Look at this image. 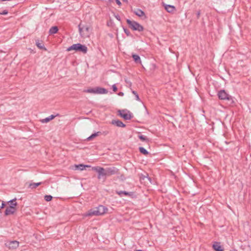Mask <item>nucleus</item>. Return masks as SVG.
<instances>
[{
  "label": "nucleus",
  "mask_w": 251,
  "mask_h": 251,
  "mask_svg": "<svg viewBox=\"0 0 251 251\" xmlns=\"http://www.w3.org/2000/svg\"><path fill=\"white\" fill-rule=\"evenodd\" d=\"M8 14V11L7 10H4L0 13V15H6Z\"/></svg>",
  "instance_id": "33"
},
{
  "label": "nucleus",
  "mask_w": 251,
  "mask_h": 251,
  "mask_svg": "<svg viewBox=\"0 0 251 251\" xmlns=\"http://www.w3.org/2000/svg\"><path fill=\"white\" fill-rule=\"evenodd\" d=\"M133 12L136 15L139 17H141L145 15V12L140 9H136Z\"/></svg>",
  "instance_id": "19"
},
{
  "label": "nucleus",
  "mask_w": 251,
  "mask_h": 251,
  "mask_svg": "<svg viewBox=\"0 0 251 251\" xmlns=\"http://www.w3.org/2000/svg\"><path fill=\"white\" fill-rule=\"evenodd\" d=\"M108 90L104 88L97 87H96V94H107Z\"/></svg>",
  "instance_id": "17"
},
{
  "label": "nucleus",
  "mask_w": 251,
  "mask_h": 251,
  "mask_svg": "<svg viewBox=\"0 0 251 251\" xmlns=\"http://www.w3.org/2000/svg\"><path fill=\"white\" fill-rule=\"evenodd\" d=\"M132 94H133L135 95V96L136 97V100H137L139 101L140 100V98L139 97V96H138L137 93L136 91H132Z\"/></svg>",
  "instance_id": "29"
},
{
  "label": "nucleus",
  "mask_w": 251,
  "mask_h": 251,
  "mask_svg": "<svg viewBox=\"0 0 251 251\" xmlns=\"http://www.w3.org/2000/svg\"><path fill=\"white\" fill-rule=\"evenodd\" d=\"M138 138L142 141H145L146 142H149V139L145 135H139Z\"/></svg>",
  "instance_id": "24"
},
{
  "label": "nucleus",
  "mask_w": 251,
  "mask_h": 251,
  "mask_svg": "<svg viewBox=\"0 0 251 251\" xmlns=\"http://www.w3.org/2000/svg\"><path fill=\"white\" fill-rule=\"evenodd\" d=\"M123 0L124 1H125V2H127V1H127V0Z\"/></svg>",
  "instance_id": "40"
},
{
  "label": "nucleus",
  "mask_w": 251,
  "mask_h": 251,
  "mask_svg": "<svg viewBox=\"0 0 251 251\" xmlns=\"http://www.w3.org/2000/svg\"><path fill=\"white\" fill-rule=\"evenodd\" d=\"M107 210V208L104 206L100 205L99 206L89 210L86 215L89 216L101 215L105 213Z\"/></svg>",
  "instance_id": "1"
},
{
  "label": "nucleus",
  "mask_w": 251,
  "mask_h": 251,
  "mask_svg": "<svg viewBox=\"0 0 251 251\" xmlns=\"http://www.w3.org/2000/svg\"><path fill=\"white\" fill-rule=\"evenodd\" d=\"M78 30L80 35L82 38L89 37L90 35V27L87 25L81 26V23L78 25Z\"/></svg>",
  "instance_id": "6"
},
{
  "label": "nucleus",
  "mask_w": 251,
  "mask_h": 251,
  "mask_svg": "<svg viewBox=\"0 0 251 251\" xmlns=\"http://www.w3.org/2000/svg\"><path fill=\"white\" fill-rule=\"evenodd\" d=\"M112 125H115L118 127H125L126 125L119 120H114L111 122Z\"/></svg>",
  "instance_id": "13"
},
{
  "label": "nucleus",
  "mask_w": 251,
  "mask_h": 251,
  "mask_svg": "<svg viewBox=\"0 0 251 251\" xmlns=\"http://www.w3.org/2000/svg\"><path fill=\"white\" fill-rule=\"evenodd\" d=\"M91 166L88 165L78 164L75 165V168L76 170H79L80 171L84 170L86 168H89Z\"/></svg>",
  "instance_id": "18"
},
{
  "label": "nucleus",
  "mask_w": 251,
  "mask_h": 251,
  "mask_svg": "<svg viewBox=\"0 0 251 251\" xmlns=\"http://www.w3.org/2000/svg\"><path fill=\"white\" fill-rule=\"evenodd\" d=\"M42 182H37V183H31L29 184L28 187L31 189H35L40 185H41Z\"/></svg>",
  "instance_id": "23"
},
{
  "label": "nucleus",
  "mask_w": 251,
  "mask_h": 251,
  "mask_svg": "<svg viewBox=\"0 0 251 251\" xmlns=\"http://www.w3.org/2000/svg\"><path fill=\"white\" fill-rule=\"evenodd\" d=\"M116 193L120 197H122L123 195L132 197L134 194V193L132 192H128L125 191H116Z\"/></svg>",
  "instance_id": "12"
},
{
  "label": "nucleus",
  "mask_w": 251,
  "mask_h": 251,
  "mask_svg": "<svg viewBox=\"0 0 251 251\" xmlns=\"http://www.w3.org/2000/svg\"><path fill=\"white\" fill-rule=\"evenodd\" d=\"M36 46L40 50H47V49L45 47L44 43L42 41L40 40H36L35 42Z\"/></svg>",
  "instance_id": "15"
},
{
  "label": "nucleus",
  "mask_w": 251,
  "mask_h": 251,
  "mask_svg": "<svg viewBox=\"0 0 251 251\" xmlns=\"http://www.w3.org/2000/svg\"><path fill=\"white\" fill-rule=\"evenodd\" d=\"M165 10L169 13H173L176 10L174 5L166 4L164 5Z\"/></svg>",
  "instance_id": "16"
},
{
  "label": "nucleus",
  "mask_w": 251,
  "mask_h": 251,
  "mask_svg": "<svg viewBox=\"0 0 251 251\" xmlns=\"http://www.w3.org/2000/svg\"><path fill=\"white\" fill-rule=\"evenodd\" d=\"M84 92H86V93L96 94V88H89V89L84 90Z\"/></svg>",
  "instance_id": "27"
},
{
  "label": "nucleus",
  "mask_w": 251,
  "mask_h": 251,
  "mask_svg": "<svg viewBox=\"0 0 251 251\" xmlns=\"http://www.w3.org/2000/svg\"><path fill=\"white\" fill-rule=\"evenodd\" d=\"M5 206V203L3 201L2 202V204H1V205L0 206V209H2V208H3Z\"/></svg>",
  "instance_id": "37"
},
{
  "label": "nucleus",
  "mask_w": 251,
  "mask_h": 251,
  "mask_svg": "<svg viewBox=\"0 0 251 251\" xmlns=\"http://www.w3.org/2000/svg\"><path fill=\"white\" fill-rule=\"evenodd\" d=\"M72 50H75L76 51H80L83 53L85 54L88 51V48L84 45H82L80 43H77L73 44L72 46L69 47L67 50V51H71Z\"/></svg>",
  "instance_id": "4"
},
{
  "label": "nucleus",
  "mask_w": 251,
  "mask_h": 251,
  "mask_svg": "<svg viewBox=\"0 0 251 251\" xmlns=\"http://www.w3.org/2000/svg\"><path fill=\"white\" fill-rule=\"evenodd\" d=\"M124 28V32L125 33H126V34L127 36H129L130 35V32L129 31V30L126 28Z\"/></svg>",
  "instance_id": "30"
},
{
  "label": "nucleus",
  "mask_w": 251,
  "mask_h": 251,
  "mask_svg": "<svg viewBox=\"0 0 251 251\" xmlns=\"http://www.w3.org/2000/svg\"><path fill=\"white\" fill-rule=\"evenodd\" d=\"M52 199V197L50 195H46L45 196V200L47 201H50Z\"/></svg>",
  "instance_id": "28"
},
{
  "label": "nucleus",
  "mask_w": 251,
  "mask_h": 251,
  "mask_svg": "<svg viewBox=\"0 0 251 251\" xmlns=\"http://www.w3.org/2000/svg\"><path fill=\"white\" fill-rule=\"evenodd\" d=\"M55 116H54L53 115H51L50 116L48 117H47L45 119L41 120L40 121L42 123H46L50 122V120H52L53 119H54L55 118Z\"/></svg>",
  "instance_id": "20"
},
{
  "label": "nucleus",
  "mask_w": 251,
  "mask_h": 251,
  "mask_svg": "<svg viewBox=\"0 0 251 251\" xmlns=\"http://www.w3.org/2000/svg\"><path fill=\"white\" fill-rule=\"evenodd\" d=\"M112 89H113V91L114 92H116V91H117V86H116V84H113V85H112Z\"/></svg>",
  "instance_id": "32"
},
{
  "label": "nucleus",
  "mask_w": 251,
  "mask_h": 251,
  "mask_svg": "<svg viewBox=\"0 0 251 251\" xmlns=\"http://www.w3.org/2000/svg\"><path fill=\"white\" fill-rule=\"evenodd\" d=\"M100 133V132H98L94 133L92 134L91 136H90L89 137H88L87 138V140L88 141L92 140L94 138L98 136Z\"/></svg>",
  "instance_id": "26"
},
{
  "label": "nucleus",
  "mask_w": 251,
  "mask_h": 251,
  "mask_svg": "<svg viewBox=\"0 0 251 251\" xmlns=\"http://www.w3.org/2000/svg\"><path fill=\"white\" fill-rule=\"evenodd\" d=\"M139 150L140 152L144 155H147L149 154V152L143 147H139Z\"/></svg>",
  "instance_id": "25"
},
{
  "label": "nucleus",
  "mask_w": 251,
  "mask_h": 251,
  "mask_svg": "<svg viewBox=\"0 0 251 251\" xmlns=\"http://www.w3.org/2000/svg\"><path fill=\"white\" fill-rule=\"evenodd\" d=\"M200 14H201V11H200V10H199L197 12V19H199L200 18Z\"/></svg>",
  "instance_id": "35"
},
{
  "label": "nucleus",
  "mask_w": 251,
  "mask_h": 251,
  "mask_svg": "<svg viewBox=\"0 0 251 251\" xmlns=\"http://www.w3.org/2000/svg\"><path fill=\"white\" fill-rule=\"evenodd\" d=\"M132 57L135 63L139 64L141 63L140 57L138 55L134 54H132Z\"/></svg>",
  "instance_id": "22"
},
{
  "label": "nucleus",
  "mask_w": 251,
  "mask_h": 251,
  "mask_svg": "<svg viewBox=\"0 0 251 251\" xmlns=\"http://www.w3.org/2000/svg\"><path fill=\"white\" fill-rule=\"evenodd\" d=\"M115 17L119 21H121V17L119 15H115Z\"/></svg>",
  "instance_id": "34"
},
{
  "label": "nucleus",
  "mask_w": 251,
  "mask_h": 251,
  "mask_svg": "<svg viewBox=\"0 0 251 251\" xmlns=\"http://www.w3.org/2000/svg\"><path fill=\"white\" fill-rule=\"evenodd\" d=\"M16 199H13L8 201V203H10L9 205H12L13 203H14L16 202Z\"/></svg>",
  "instance_id": "31"
},
{
  "label": "nucleus",
  "mask_w": 251,
  "mask_h": 251,
  "mask_svg": "<svg viewBox=\"0 0 251 251\" xmlns=\"http://www.w3.org/2000/svg\"><path fill=\"white\" fill-rule=\"evenodd\" d=\"M212 247L215 251H224V249L221 246L220 242H215L213 244Z\"/></svg>",
  "instance_id": "14"
},
{
  "label": "nucleus",
  "mask_w": 251,
  "mask_h": 251,
  "mask_svg": "<svg viewBox=\"0 0 251 251\" xmlns=\"http://www.w3.org/2000/svg\"><path fill=\"white\" fill-rule=\"evenodd\" d=\"M140 180L142 181H144V182H147V180L149 181L151 183V179L150 177L149 176V175L145 173V174H141L140 176Z\"/></svg>",
  "instance_id": "11"
},
{
  "label": "nucleus",
  "mask_w": 251,
  "mask_h": 251,
  "mask_svg": "<svg viewBox=\"0 0 251 251\" xmlns=\"http://www.w3.org/2000/svg\"><path fill=\"white\" fill-rule=\"evenodd\" d=\"M19 242L17 241H11L7 242L5 243V246L9 249H15L19 247Z\"/></svg>",
  "instance_id": "10"
},
{
  "label": "nucleus",
  "mask_w": 251,
  "mask_h": 251,
  "mask_svg": "<svg viewBox=\"0 0 251 251\" xmlns=\"http://www.w3.org/2000/svg\"><path fill=\"white\" fill-rule=\"evenodd\" d=\"M126 82L127 84H129V85H130V86H131V82H130V81H127V80H126Z\"/></svg>",
  "instance_id": "39"
},
{
  "label": "nucleus",
  "mask_w": 251,
  "mask_h": 251,
  "mask_svg": "<svg viewBox=\"0 0 251 251\" xmlns=\"http://www.w3.org/2000/svg\"><path fill=\"white\" fill-rule=\"evenodd\" d=\"M58 31V28L57 26H52L49 30V34L52 35L56 33Z\"/></svg>",
  "instance_id": "21"
},
{
  "label": "nucleus",
  "mask_w": 251,
  "mask_h": 251,
  "mask_svg": "<svg viewBox=\"0 0 251 251\" xmlns=\"http://www.w3.org/2000/svg\"><path fill=\"white\" fill-rule=\"evenodd\" d=\"M126 23L128 25L129 27L133 30L142 31L144 30L143 26L134 21H131L129 19H127Z\"/></svg>",
  "instance_id": "5"
},
{
  "label": "nucleus",
  "mask_w": 251,
  "mask_h": 251,
  "mask_svg": "<svg viewBox=\"0 0 251 251\" xmlns=\"http://www.w3.org/2000/svg\"><path fill=\"white\" fill-rule=\"evenodd\" d=\"M116 2L117 3V4L119 5H121V1H120V0H115Z\"/></svg>",
  "instance_id": "36"
},
{
  "label": "nucleus",
  "mask_w": 251,
  "mask_h": 251,
  "mask_svg": "<svg viewBox=\"0 0 251 251\" xmlns=\"http://www.w3.org/2000/svg\"><path fill=\"white\" fill-rule=\"evenodd\" d=\"M17 202H15L12 204V205L7 206L5 210L4 214L5 215H12L16 211V206L17 205Z\"/></svg>",
  "instance_id": "8"
},
{
  "label": "nucleus",
  "mask_w": 251,
  "mask_h": 251,
  "mask_svg": "<svg viewBox=\"0 0 251 251\" xmlns=\"http://www.w3.org/2000/svg\"><path fill=\"white\" fill-rule=\"evenodd\" d=\"M92 170L98 173V179L99 180H102L103 182H104L106 177H107L105 168L100 167L96 166L92 168Z\"/></svg>",
  "instance_id": "3"
},
{
  "label": "nucleus",
  "mask_w": 251,
  "mask_h": 251,
  "mask_svg": "<svg viewBox=\"0 0 251 251\" xmlns=\"http://www.w3.org/2000/svg\"><path fill=\"white\" fill-rule=\"evenodd\" d=\"M118 95L119 96H124V93H123V92H120L118 94Z\"/></svg>",
  "instance_id": "38"
},
{
  "label": "nucleus",
  "mask_w": 251,
  "mask_h": 251,
  "mask_svg": "<svg viewBox=\"0 0 251 251\" xmlns=\"http://www.w3.org/2000/svg\"><path fill=\"white\" fill-rule=\"evenodd\" d=\"M119 115L125 120H129L132 118L133 115L130 112L126 109L119 110Z\"/></svg>",
  "instance_id": "7"
},
{
  "label": "nucleus",
  "mask_w": 251,
  "mask_h": 251,
  "mask_svg": "<svg viewBox=\"0 0 251 251\" xmlns=\"http://www.w3.org/2000/svg\"><path fill=\"white\" fill-rule=\"evenodd\" d=\"M105 171L107 176L114 175H118L120 173L119 170L115 167L105 168Z\"/></svg>",
  "instance_id": "9"
},
{
  "label": "nucleus",
  "mask_w": 251,
  "mask_h": 251,
  "mask_svg": "<svg viewBox=\"0 0 251 251\" xmlns=\"http://www.w3.org/2000/svg\"><path fill=\"white\" fill-rule=\"evenodd\" d=\"M218 98L221 100H227L229 101V104L231 105L234 104V98L227 94L225 90H221L218 93Z\"/></svg>",
  "instance_id": "2"
}]
</instances>
